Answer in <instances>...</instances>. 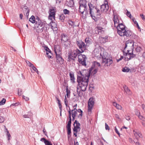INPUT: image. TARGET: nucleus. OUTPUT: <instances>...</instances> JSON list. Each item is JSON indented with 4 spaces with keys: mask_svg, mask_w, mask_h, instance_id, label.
<instances>
[{
    "mask_svg": "<svg viewBox=\"0 0 145 145\" xmlns=\"http://www.w3.org/2000/svg\"><path fill=\"white\" fill-rule=\"evenodd\" d=\"M50 24L52 29L54 30L55 31L57 30V25L56 22L52 21L50 22Z\"/></svg>",
    "mask_w": 145,
    "mask_h": 145,
    "instance_id": "nucleus-21",
    "label": "nucleus"
},
{
    "mask_svg": "<svg viewBox=\"0 0 145 145\" xmlns=\"http://www.w3.org/2000/svg\"><path fill=\"white\" fill-rule=\"evenodd\" d=\"M77 114V113H76V112L75 113L74 112L72 113V121H74V120L75 118L76 117Z\"/></svg>",
    "mask_w": 145,
    "mask_h": 145,
    "instance_id": "nucleus-41",
    "label": "nucleus"
},
{
    "mask_svg": "<svg viewBox=\"0 0 145 145\" xmlns=\"http://www.w3.org/2000/svg\"><path fill=\"white\" fill-rule=\"evenodd\" d=\"M71 59L72 60H74V59L72 57L71 54H69L68 56V61H70V59Z\"/></svg>",
    "mask_w": 145,
    "mask_h": 145,
    "instance_id": "nucleus-47",
    "label": "nucleus"
},
{
    "mask_svg": "<svg viewBox=\"0 0 145 145\" xmlns=\"http://www.w3.org/2000/svg\"><path fill=\"white\" fill-rule=\"evenodd\" d=\"M126 26L123 25V24H118V25L116 26L118 34L119 35V31L122 32L123 31H125V30L126 29Z\"/></svg>",
    "mask_w": 145,
    "mask_h": 145,
    "instance_id": "nucleus-9",
    "label": "nucleus"
},
{
    "mask_svg": "<svg viewBox=\"0 0 145 145\" xmlns=\"http://www.w3.org/2000/svg\"><path fill=\"white\" fill-rule=\"evenodd\" d=\"M22 94V90L21 89H18V95L19 96H20Z\"/></svg>",
    "mask_w": 145,
    "mask_h": 145,
    "instance_id": "nucleus-48",
    "label": "nucleus"
},
{
    "mask_svg": "<svg viewBox=\"0 0 145 145\" xmlns=\"http://www.w3.org/2000/svg\"><path fill=\"white\" fill-rule=\"evenodd\" d=\"M88 9V7L85 6H79V11L82 14H83L84 11L86 12V15L87 14H88V12L87 11Z\"/></svg>",
    "mask_w": 145,
    "mask_h": 145,
    "instance_id": "nucleus-16",
    "label": "nucleus"
},
{
    "mask_svg": "<svg viewBox=\"0 0 145 145\" xmlns=\"http://www.w3.org/2000/svg\"><path fill=\"white\" fill-rule=\"evenodd\" d=\"M49 12L50 13H49V18H50L51 17H53L54 18L55 15L56 10L54 8L50 9L49 10Z\"/></svg>",
    "mask_w": 145,
    "mask_h": 145,
    "instance_id": "nucleus-18",
    "label": "nucleus"
},
{
    "mask_svg": "<svg viewBox=\"0 0 145 145\" xmlns=\"http://www.w3.org/2000/svg\"><path fill=\"white\" fill-rule=\"evenodd\" d=\"M63 12L65 14H69L70 13V11L66 9H65L63 10Z\"/></svg>",
    "mask_w": 145,
    "mask_h": 145,
    "instance_id": "nucleus-37",
    "label": "nucleus"
},
{
    "mask_svg": "<svg viewBox=\"0 0 145 145\" xmlns=\"http://www.w3.org/2000/svg\"><path fill=\"white\" fill-rule=\"evenodd\" d=\"M77 110L76 109V108H74L73 110H72L71 111V112L72 113V112H74L75 113L76 112V113H77Z\"/></svg>",
    "mask_w": 145,
    "mask_h": 145,
    "instance_id": "nucleus-62",
    "label": "nucleus"
},
{
    "mask_svg": "<svg viewBox=\"0 0 145 145\" xmlns=\"http://www.w3.org/2000/svg\"><path fill=\"white\" fill-rule=\"evenodd\" d=\"M134 134L135 136L137 137V136H138L139 137L141 138L142 137V134L140 133V132L139 131H136L135 130L133 131Z\"/></svg>",
    "mask_w": 145,
    "mask_h": 145,
    "instance_id": "nucleus-24",
    "label": "nucleus"
},
{
    "mask_svg": "<svg viewBox=\"0 0 145 145\" xmlns=\"http://www.w3.org/2000/svg\"><path fill=\"white\" fill-rule=\"evenodd\" d=\"M113 15H114V18H113V20L114 22H115V21H118V20H119L118 19V16L117 15H115L114 14Z\"/></svg>",
    "mask_w": 145,
    "mask_h": 145,
    "instance_id": "nucleus-38",
    "label": "nucleus"
},
{
    "mask_svg": "<svg viewBox=\"0 0 145 145\" xmlns=\"http://www.w3.org/2000/svg\"><path fill=\"white\" fill-rule=\"evenodd\" d=\"M79 4L80 6H81L88 7L87 4L88 2L85 0H81L79 1Z\"/></svg>",
    "mask_w": 145,
    "mask_h": 145,
    "instance_id": "nucleus-22",
    "label": "nucleus"
},
{
    "mask_svg": "<svg viewBox=\"0 0 145 145\" xmlns=\"http://www.w3.org/2000/svg\"><path fill=\"white\" fill-rule=\"evenodd\" d=\"M37 20H39V18L37 17L35 20V16L33 15L31 16V17L29 19V21L33 24L35 23L36 24V22L37 21Z\"/></svg>",
    "mask_w": 145,
    "mask_h": 145,
    "instance_id": "nucleus-20",
    "label": "nucleus"
},
{
    "mask_svg": "<svg viewBox=\"0 0 145 145\" xmlns=\"http://www.w3.org/2000/svg\"><path fill=\"white\" fill-rule=\"evenodd\" d=\"M97 71H98L97 69H94L92 72L91 73V74H92L93 75H94L97 72Z\"/></svg>",
    "mask_w": 145,
    "mask_h": 145,
    "instance_id": "nucleus-46",
    "label": "nucleus"
},
{
    "mask_svg": "<svg viewBox=\"0 0 145 145\" xmlns=\"http://www.w3.org/2000/svg\"><path fill=\"white\" fill-rule=\"evenodd\" d=\"M76 43L79 48L81 50V52H83L86 49V48L87 47L86 45L83 42L80 40L76 41Z\"/></svg>",
    "mask_w": 145,
    "mask_h": 145,
    "instance_id": "nucleus-7",
    "label": "nucleus"
},
{
    "mask_svg": "<svg viewBox=\"0 0 145 145\" xmlns=\"http://www.w3.org/2000/svg\"><path fill=\"white\" fill-rule=\"evenodd\" d=\"M67 4L68 6L71 7L73 5L74 3L73 0H69V2L67 1Z\"/></svg>",
    "mask_w": 145,
    "mask_h": 145,
    "instance_id": "nucleus-29",
    "label": "nucleus"
},
{
    "mask_svg": "<svg viewBox=\"0 0 145 145\" xmlns=\"http://www.w3.org/2000/svg\"><path fill=\"white\" fill-rule=\"evenodd\" d=\"M94 63L95 65H97L99 67L101 66V64L99 63L96 61H95Z\"/></svg>",
    "mask_w": 145,
    "mask_h": 145,
    "instance_id": "nucleus-53",
    "label": "nucleus"
},
{
    "mask_svg": "<svg viewBox=\"0 0 145 145\" xmlns=\"http://www.w3.org/2000/svg\"><path fill=\"white\" fill-rule=\"evenodd\" d=\"M126 14L127 16L129 17L131 19H132V18L133 17L131 16L130 12L128 11H127Z\"/></svg>",
    "mask_w": 145,
    "mask_h": 145,
    "instance_id": "nucleus-42",
    "label": "nucleus"
},
{
    "mask_svg": "<svg viewBox=\"0 0 145 145\" xmlns=\"http://www.w3.org/2000/svg\"><path fill=\"white\" fill-rule=\"evenodd\" d=\"M77 112L79 113H81L79 114V116H80V118H81L82 117V113L83 111H82L80 109H79L77 110Z\"/></svg>",
    "mask_w": 145,
    "mask_h": 145,
    "instance_id": "nucleus-43",
    "label": "nucleus"
},
{
    "mask_svg": "<svg viewBox=\"0 0 145 145\" xmlns=\"http://www.w3.org/2000/svg\"><path fill=\"white\" fill-rule=\"evenodd\" d=\"M105 129L106 130H109V127L108 125L106 123H105Z\"/></svg>",
    "mask_w": 145,
    "mask_h": 145,
    "instance_id": "nucleus-59",
    "label": "nucleus"
},
{
    "mask_svg": "<svg viewBox=\"0 0 145 145\" xmlns=\"http://www.w3.org/2000/svg\"><path fill=\"white\" fill-rule=\"evenodd\" d=\"M93 69V67H91L89 70H85L83 72L82 74H84L85 77L89 79L91 72Z\"/></svg>",
    "mask_w": 145,
    "mask_h": 145,
    "instance_id": "nucleus-12",
    "label": "nucleus"
},
{
    "mask_svg": "<svg viewBox=\"0 0 145 145\" xmlns=\"http://www.w3.org/2000/svg\"><path fill=\"white\" fill-rule=\"evenodd\" d=\"M68 40L66 41H63V43L65 48H67L69 44Z\"/></svg>",
    "mask_w": 145,
    "mask_h": 145,
    "instance_id": "nucleus-45",
    "label": "nucleus"
},
{
    "mask_svg": "<svg viewBox=\"0 0 145 145\" xmlns=\"http://www.w3.org/2000/svg\"><path fill=\"white\" fill-rule=\"evenodd\" d=\"M59 19L62 22H63L65 18V16L64 15L62 14L59 16Z\"/></svg>",
    "mask_w": 145,
    "mask_h": 145,
    "instance_id": "nucleus-32",
    "label": "nucleus"
},
{
    "mask_svg": "<svg viewBox=\"0 0 145 145\" xmlns=\"http://www.w3.org/2000/svg\"><path fill=\"white\" fill-rule=\"evenodd\" d=\"M71 124H67V134L68 137L69 138L71 135Z\"/></svg>",
    "mask_w": 145,
    "mask_h": 145,
    "instance_id": "nucleus-19",
    "label": "nucleus"
},
{
    "mask_svg": "<svg viewBox=\"0 0 145 145\" xmlns=\"http://www.w3.org/2000/svg\"><path fill=\"white\" fill-rule=\"evenodd\" d=\"M26 62L29 67L31 66L32 63L28 61H26Z\"/></svg>",
    "mask_w": 145,
    "mask_h": 145,
    "instance_id": "nucleus-60",
    "label": "nucleus"
},
{
    "mask_svg": "<svg viewBox=\"0 0 145 145\" xmlns=\"http://www.w3.org/2000/svg\"><path fill=\"white\" fill-rule=\"evenodd\" d=\"M71 116L69 115V120L68 121L67 124H71Z\"/></svg>",
    "mask_w": 145,
    "mask_h": 145,
    "instance_id": "nucleus-51",
    "label": "nucleus"
},
{
    "mask_svg": "<svg viewBox=\"0 0 145 145\" xmlns=\"http://www.w3.org/2000/svg\"><path fill=\"white\" fill-rule=\"evenodd\" d=\"M85 43L86 44V47L87 46H89L90 44V41L89 40L88 38H86L85 39Z\"/></svg>",
    "mask_w": 145,
    "mask_h": 145,
    "instance_id": "nucleus-31",
    "label": "nucleus"
},
{
    "mask_svg": "<svg viewBox=\"0 0 145 145\" xmlns=\"http://www.w3.org/2000/svg\"><path fill=\"white\" fill-rule=\"evenodd\" d=\"M76 91L78 96L79 97H81L83 94V93L82 92L81 90L79 89V88L78 87V86H77V87Z\"/></svg>",
    "mask_w": 145,
    "mask_h": 145,
    "instance_id": "nucleus-25",
    "label": "nucleus"
},
{
    "mask_svg": "<svg viewBox=\"0 0 145 145\" xmlns=\"http://www.w3.org/2000/svg\"><path fill=\"white\" fill-rule=\"evenodd\" d=\"M6 101V99L4 98L2 99L1 101H0V105H2L5 104Z\"/></svg>",
    "mask_w": 145,
    "mask_h": 145,
    "instance_id": "nucleus-40",
    "label": "nucleus"
},
{
    "mask_svg": "<svg viewBox=\"0 0 145 145\" xmlns=\"http://www.w3.org/2000/svg\"><path fill=\"white\" fill-rule=\"evenodd\" d=\"M22 97L26 101H28L29 99V98L28 97H25L24 95H23Z\"/></svg>",
    "mask_w": 145,
    "mask_h": 145,
    "instance_id": "nucleus-55",
    "label": "nucleus"
},
{
    "mask_svg": "<svg viewBox=\"0 0 145 145\" xmlns=\"http://www.w3.org/2000/svg\"><path fill=\"white\" fill-rule=\"evenodd\" d=\"M101 10L100 11L97 8V12H96V14L97 16H100L101 14Z\"/></svg>",
    "mask_w": 145,
    "mask_h": 145,
    "instance_id": "nucleus-35",
    "label": "nucleus"
},
{
    "mask_svg": "<svg viewBox=\"0 0 145 145\" xmlns=\"http://www.w3.org/2000/svg\"><path fill=\"white\" fill-rule=\"evenodd\" d=\"M74 126H75V127H76L77 128L80 129V124L76 120H75L74 123L73 124Z\"/></svg>",
    "mask_w": 145,
    "mask_h": 145,
    "instance_id": "nucleus-27",
    "label": "nucleus"
},
{
    "mask_svg": "<svg viewBox=\"0 0 145 145\" xmlns=\"http://www.w3.org/2000/svg\"><path fill=\"white\" fill-rule=\"evenodd\" d=\"M119 35L121 36H125L126 37L130 36L132 35V32L130 30H127L125 29V31H123L122 32L119 31Z\"/></svg>",
    "mask_w": 145,
    "mask_h": 145,
    "instance_id": "nucleus-10",
    "label": "nucleus"
},
{
    "mask_svg": "<svg viewBox=\"0 0 145 145\" xmlns=\"http://www.w3.org/2000/svg\"><path fill=\"white\" fill-rule=\"evenodd\" d=\"M69 75L70 77V80L72 84L74 83L75 78L74 76V73L73 72H71L70 73Z\"/></svg>",
    "mask_w": 145,
    "mask_h": 145,
    "instance_id": "nucleus-23",
    "label": "nucleus"
},
{
    "mask_svg": "<svg viewBox=\"0 0 145 145\" xmlns=\"http://www.w3.org/2000/svg\"><path fill=\"white\" fill-rule=\"evenodd\" d=\"M81 51L77 49L76 50L74 51L72 53L71 57L74 59L77 56H78V61L82 65L86 66V61L87 58L84 55L79 54L82 53Z\"/></svg>",
    "mask_w": 145,
    "mask_h": 145,
    "instance_id": "nucleus-2",
    "label": "nucleus"
},
{
    "mask_svg": "<svg viewBox=\"0 0 145 145\" xmlns=\"http://www.w3.org/2000/svg\"><path fill=\"white\" fill-rule=\"evenodd\" d=\"M141 50V48L140 46H137L135 49V51L136 53L140 52Z\"/></svg>",
    "mask_w": 145,
    "mask_h": 145,
    "instance_id": "nucleus-34",
    "label": "nucleus"
},
{
    "mask_svg": "<svg viewBox=\"0 0 145 145\" xmlns=\"http://www.w3.org/2000/svg\"><path fill=\"white\" fill-rule=\"evenodd\" d=\"M131 19H132L133 22H134V23L135 24H137V22L135 20V18L133 17Z\"/></svg>",
    "mask_w": 145,
    "mask_h": 145,
    "instance_id": "nucleus-61",
    "label": "nucleus"
},
{
    "mask_svg": "<svg viewBox=\"0 0 145 145\" xmlns=\"http://www.w3.org/2000/svg\"><path fill=\"white\" fill-rule=\"evenodd\" d=\"M134 44V42L132 40H129L126 41L123 52L124 51L125 52H127L128 53L130 51H133Z\"/></svg>",
    "mask_w": 145,
    "mask_h": 145,
    "instance_id": "nucleus-4",
    "label": "nucleus"
},
{
    "mask_svg": "<svg viewBox=\"0 0 145 145\" xmlns=\"http://www.w3.org/2000/svg\"><path fill=\"white\" fill-rule=\"evenodd\" d=\"M44 143L46 145H52L51 142L48 140H46Z\"/></svg>",
    "mask_w": 145,
    "mask_h": 145,
    "instance_id": "nucleus-39",
    "label": "nucleus"
},
{
    "mask_svg": "<svg viewBox=\"0 0 145 145\" xmlns=\"http://www.w3.org/2000/svg\"><path fill=\"white\" fill-rule=\"evenodd\" d=\"M131 53H129V52L127 53V52H125L124 51V55L125 56H129V57H127V60H129L131 59V58H134L136 56V54H134L133 53V51H131Z\"/></svg>",
    "mask_w": 145,
    "mask_h": 145,
    "instance_id": "nucleus-15",
    "label": "nucleus"
},
{
    "mask_svg": "<svg viewBox=\"0 0 145 145\" xmlns=\"http://www.w3.org/2000/svg\"><path fill=\"white\" fill-rule=\"evenodd\" d=\"M125 118L126 120H130V117L129 116H126L125 117Z\"/></svg>",
    "mask_w": 145,
    "mask_h": 145,
    "instance_id": "nucleus-64",
    "label": "nucleus"
},
{
    "mask_svg": "<svg viewBox=\"0 0 145 145\" xmlns=\"http://www.w3.org/2000/svg\"><path fill=\"white\" fill-rule=\"evenodd\" d=\"M88 104V111L89 112H91V109L93 108L94 104V100L93 98H91L89 99Z\"/></svg>",
    "mask_w": 145,
    "mask_h": 145,
    "instance_id": "nucleus-8",
    "label": "nucleus"
},
{
    "mask_svg": "<svg viewBox=\"0 0 145 145\" xmlns=\"http://www.w3.org/2000/svg\"><path fill=\"white\" fill-rule=\"evenodd\" d=\"M97 31L96 32V33H97V32H98V34H99L100 33H101L102 32V30L101 28V27H98L97 28L96 30V31L97 32Z\"/></svg>",
    "mask_w": 145,
    "mask_h": 145,
    "instance_id": "nucleus-44",
    "label": "nucleus"
},
{
    "mask_svg": "<svg viewBox=\"0 0 145 145\" xmlns=\"http://www.w3.org/2000/svg\"><path fill=\"white\" fill-rule=\"evenodd\" d=\"M106 53H104L102 56V59L101 64L104 67L109 66L112 63V59H108L106 55Z\"/></svg>",
    "mask_w": 145,
    "mask_h": 145,
    "instance_id": "nucleus-3",
    "label": "nucleus"
},
{
    "mask_svg": "<svg viewBox=\"0 0 145 145\" xmlns=\"http://www.w3.org/2000/svg\"><path fill=\"white\" fill-rule=\"evenodd\" d=\"M135 114L138 116L140 114V113L138 110H136L135 111Z\"/></svg>",
    "mask_w": 145,
    "mask_h": 145,
    "instance_id": "nucleus-63",
    "label": "nucleus"
},
{
    "mask_svg": "<svg viewBox=\"0 0 145 145\" xmlns=\"http://www.w3.org/2000/svg\"><path fill=\"white\" fill-rule=\"evenodd\" d=\"M130 70V69L129 68L126 67H125L122 69V71L124 72H128Z\"/></svg>",
    "mask_w": 145,
    "mask_h": 145,
    "instance_id": "nucleus-30",
    "label": "nucleus"
},
{
    "mask_svg": "<svg viewBox=\"0 0 145 145\" xmlns=\"http://www.w3.org/2000/svg\"><path fill=\"white\" fill-rule=\"evenodd\" d=\"M80 73L82 77L78 76L77 82L78 84L77 86L81 88L82 91H85L86 90L89 79L85 77L84 74H82L80 71Z\"/></svg>",
    "mask_w": 145,
    "mask_h": 145,
    "instance_id": "nucleus-1",
    "label": "nucleus"
},
{
    "mask_svg": "<svg viewBox=\"0 0 145 145\" xmlns=\"http://www.w3.org/2000/svg\"><path fill=\"white\" fill-rule=\"evenodd\" d=\"M35 26L37 27L36 31L37 33H41L45 30V24L40 20H37Z\"/></svg>",
    "mask_w": 145,
    "mask_h": 145,
    "instance_id": "nucleus-5",
    "label": "nucleus"
},
{
    "mask_svg": "<svg viewBox=\"0 0 145 145\" xmlns=\"http://www.w3.org/2000/svg\"><path fill=\"white\" fill-rule=\"evenodd\" d=\"M74 126V127L73 129V130L74 132H78V129H79V128H76V127H75V126Z\"/></svg>",
    "mask_w": 145,
    "mask_h": 145,
    "instance_id": "nucleus-52",
    "label": "nucleus"
},
{
    "mask_svg": "<svg viewBox=\"0 0 145 145\" xmlns=\"http://www.w3.org/2000/svg\"><path fill=\"white\" fill-rule=\"evenodd\" d=\"M93 69V67H91L89 70H85L83 72L82 74H84L85 77L89 79L91 72Z\"/></svg>",
    "mask_w": 145,
    "mask_h": 145,
    "instance_id": "nucleus-11",
    "label": "nucleus"
},
{
    "mask_svg": "<svg viewBox=\"0 0 145 145\" xmlns=\"http://www.w3.org/2000/svg\"><path fill=\"white\" fill-rule=\"evenodd\" d=\"M116 108L118 109H121V105H120L119 104H117V105L116 106Z\"/></svg>",
    "mask_w": 145,
    "mask_h": 145,
    "instance_id": "nucleus-54",
    "label": "nucleus"
},
{
    "mask_svg": "<svg viewBox=\"0 0 145 145\" xmlns=\"http://www.w3.org/2000/svg\"><path fill=\"white\" fill-rule=\"evenodd\" d=\"M46 54L47 55V57L49 58H52V54L51 52V51H48V52H47V53H46Z\"/></svg>",
    "mask_w": 145,
    "mask_h": 145,
    "instance_id": "nucleus-36",
    "label": "nucleus"
},
{
    "mask_svg": "<svg viewBox=\"0 0 145 145\" xmlns=\"http://www.w3.org/2000/svg\"><path fill=\"white\" fill-rule=\"evenodd\" d=\"M114 130L115 131V132L119 135V136H120V133L118 131V129H117L116 127H115Z\"/></svg>",
    "mask_w": 145,
    "mask_h": 145,
    "instance_id": "nucleus-56",
    "label": "nucleus"
},
{
    "mask_svg": "<svg viewBox=\"0 0 145 145\" xmlns=\"http://www.w3.org/2000/svg\"><path fill=\"white\" fill-rule=\"evenodd\" d=\"M109 7L107 4L102 5L100 7V9L102 12H106L108 9Z\"/></svg>",
    "mask_w": 145,
    "mask_h": 145,
    "instance_id": "nucleus-17",
    "label": "nucleus"
},
{
    "mask_svg": "<svg viewBox=\"0 0 145 145\" xmlns=\"http://www.w3.org/2000/svg\"><path fill=\"white\" fill-rule=\"evenodd\" d=\"M4 120V118L2 116H0V123L3 122Z\"/></svg>",
    "mask_w": 145,
    "mask_h": 145,
    "instance_id": "nucleus-58",
    "label": "nucleus"
},
{
    "mask_svg": "<svg viewBox=\"0 0 145 145\" xmlns=\"http://www.w3.org/2000/svg\"><path fill=\"white\" fill-rule=\"evenodd\" d=\"M54 51L56 55V59L57 60V63H59L60 64H63V59L62 57L59 54V55L57 54L56 50L55 48Z\"/></svg>",
    "mask_w": 145,
    "mask_h": 145,
    "instance_id": "nucleus-14",
    "label": "nucleus"
},
{
    "mask_svg": "<svg viewBox=\"0 0 145 145\" xmlns=\"http://www.w3.org/2000/svg\"><path fill=\"white\" fill-rule=\"evenodd\" d=\"M66 92L67 93V97L69 98L70 97V91L68 89L67 87L66 88Z\"/></svg>",
    "mask_w": 145,
    "mask_h": 145,
    "instance_id": "nucleus-33",
    "label": "nucleus"
},
{
    "mask_svg": "<svg viewBox=\"0 0 145 145\" xmlns=\"http://www.w3.org/2000/svg\"><path fill=\"white\" fill-rule=\"evenodd\" d=\"M64 103L66 107L68 106V101L67 100V98L66 96H65V99H64Z\"/></svg>",
    "mask_w": 145,
    "mask_h": 145,
    "instance_id": "nucleus-49",
    "label": "nucleus"
},
{
    "mask_svg": "<svg viewBox=\"0 0 145 145\" xmlns=\"http://www.w3.org/2000/svg\"><path fill=\"white\" fill-rule=\"evenodd\" d=\"M123 88L125 91L126 92L127 94H130V93L129 92L130 91V89L128 88V87L126 86H123Z\"/></svg>",
    "mask_w": 145,
    "mask_h": 145,
    "instance_id": "nucleus-28",
    "label": "nucleus"
},
{
    "mask_svg": "<svg viewBox=\"0 0 145 145\" xmlns=\"http://www.w3.org/2000/svg\"><path fill=\"white\" fill-rule=\"evenodd\" d=\"M88 5L89 10V14L93 19L95 21V19L96 18L95 15L97 12V7L93 6L91 3H88Z\"/></svg>",
    "mask_w": 145,
    "mask_h": 145,
    "instance_id": "nucleus-6",
    "label": "nucleus"
},
{
    "mask_svg": "<svg viewBox=\"0 0 145 145\" xmlns=\"http://www.w3.org/2000/svg\"><path fill=\"white\" fill-rule=\"evenodd\" d=\"M22 10L23 11L24 14L26 16L27 18L28 19L30 12V10L26 5L23 6V7H22Z\"/></svg>",
    "mask_w": 145,
    "mask_h": 145,
    "instance_id": "nucleus-13",
    "label": "nucleus"
},
{
    "mask_svg": "<svg viewBox=\"0 0 145 145\" xmlns=\"http://www.w3.org/2000/svg\"><path fill=\"white\" fill-rule=\"evenodd\" d=\"M108 37L107 36H105L104 37H102V39L103 40H105V41H103V42L105 43L108 41Z\"/></svg>",
    "mask_w": 145,
    "mask_h": 145,
    "instance_id": "nucleus-50",
    "label": "nucleus"
},
{
    "mask_svg": "<svg viewBox=\"0 0 145 145\" xmlns=\"http://www.w3.org/2000/svg\"><path fill=\"white\" fill-rule=\"evenodd\" d=\"M61 40L63 41H66L68 40L67 35L63 33L61 35Z\"/></svg>",
    "mask_w": 145,
    "mask_h": 145,
    "instance_id": "nucleus-26",
    "label": "nucleus"
},
{
    "mask_svg": "<svg viewBox=\"0 0 145 145\" xmlns=\"http://www.w3.org/2000/svg\"><path fill=\"white\" fill-rule=\"evenodd\" d=\"M68 23L69 25H71V26H72L74 24V22L71 20L69 21Z\"/></svg>",
    "mask_w": 145,
    "mask_h": 145,
    "instance_id": "nucleus-57",
    "label": "nucleus"
}]
</instances>
